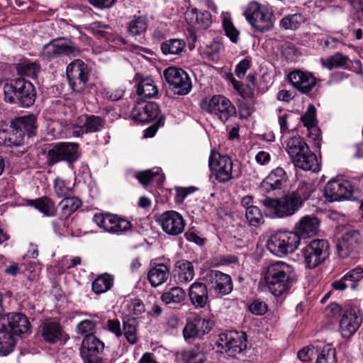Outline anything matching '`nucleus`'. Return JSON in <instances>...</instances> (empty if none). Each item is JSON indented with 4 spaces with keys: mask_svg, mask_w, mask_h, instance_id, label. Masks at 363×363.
Instances as JSON below:
<instances>
[{
    "mask_svg": "<svg viewBox=\"0 0 363 363\" xmlns=\"http://www.w3.org/2000/svg\"><path fill=\"white\" fill-rule=\"evenodd\" d=\"M360 245V234L352 230L345 232L337 244V252L340 258L345 259L355 255Z\"/></svg>",
    "mask_w": 363,
    "mask_h": 363,
    "instance_id": "20",
    "label": "nucleus"
},
{
    "mask_svg": "<svg viewBox=\"0 0 363 363\" xmlns=\"http://www.w3.org/2000/svg\"><path fill=\"white\" fill-rule=\"evenodd\" d=\"M330 245L325 239H315L301 250L306 268L312 269L323 263L330 256Z\"/></svg>",
    "mask_w": 363,
    "mask_h": 363,
    "instance_id": "8",
    "label": "nucleus"
},
{
    "mask_svg": "<svg viewBox=\"0 0 363 363\" xmlns=\"http://www.w3.org/2000/svg\"><path fill=\"white\" fill-rule=\"evenodd\" d=\"M61 211L60 213V219L67 220L82 206V201L76 196H68L64 198L60 202Z\"/></svg>",
    "mask_w": 363,
    "mask_h": 363,
    "instance_id": "38",
    "label": "nucleus"
},
{
    "mask_svg": "<svg viewBox=\"0 0 363 363\" xmlns=\"http://www.w3.org/2000/svg\"><path fill=\"white\" fill-rule=\"evenodd\" d=\"M9 330L14 335H19L27 333L30 330V324L28 318L21 313H11L7 315Z\"/></svg>",
    "mask_w": 363,
    "mask_h": 363,
    "instance_id": "28",
    "label": "nucleus"
},
{
    "mask_svg": "<svg viewBox=\"0 0 363 363\" xmlns=\"http://www.w3.org/2000/svg\"><path fill=\"white\" fill-rule=\"evenodd\" d=\"M63 161L72 164L80 157L79 146L77 143H60Z\"/></svg>",
    "mask_w": 363,
    "mask_h": 363,
    "instance_id": "42",
    "label": "nucleus"
},
{
    "mask_svg": "<svg viewBox=\"0 0 363 363\" xmlns=\"http://www.w3.org/2000/svg\"><path fill=\"white\" fill-rule=\"evenodd\" d=\"M362 315L354 308L347 310L340 320V333L345 338H350L359 328Z\"/></svg>",
    "mask_w": 363,
    "mask_h": 363,
    "instance_id": "22",
    "label": "nucleus"
},
{
    "mask_svg": "<svg viewBox=\"0 0 363 363\" xmlns=\"http://www.w3.org/2000/svg\"><path fill=\"white\" fill-rule=\"evenodd\" d=\"M113 284V279L107 274H104L99 276L91 284L92 291L96 294H100L106 292L109 290Z\"/></svg>",
    "mask_w": 363,
    "mask_h": 363,
    "instance_id": "45",
    "label": "nucleus"
},
{
    "mask_svg": "<svg viewBox=\"0 0 363 363\" xmlns=\"http://www.w3.org/2000/svg\"><path fill=\"white\" fill-rule=\"evenodd\" d=\"M38 332L43 340L50 344L65 342L69 337L65 333L59 321L47 318L41 321Z\"/></svg>",
    "mask_w": 363,
    "mask_h": 363,
    "instance_id": "15",
    "label": "nucleus"
},
{
    "mask_svg": "<svg viewBox=\"0 0 363 363\" xmlns=\"http://www.w3.org/2000/svg\"><path fill=\"white\" fill-rule=\"evenodd\" d=\"M76 331L78 334L86 338L89 336H95L96 332V323L91 320H82L77 325Z\"/></svg>",
    "mask_w": 363,
    "mask_h": 363,
    "instance_id": "52",
    "label": "nucleus"
},
{
    "mask_svg": "<svg viewBox=\"0 0 363 363\" xmlns=\"http://www.w3.org/2000/svg\"><path fill=\"white\" fill-rule=\"evenodd\" d=\"M245 218L249 224L255 227L259 226L264 222L262 213L256 206L245 211Z\"/></svg>",
    "mask_w": 363,
    "mask_h": 363,
    "instance_id": "54",
    "label": "nucleus"
},
{
    "mask_svg": "<svg viewBox=\"0 0 363 363\" xmlns=\"http://www.w3.org/2000/svg\"><path fill=\"white\" fill-rule=\"evenodd\" d=\"M158 88L151 78L142 79L137 85V94L142 99L155 98L158 95Z\"/></svg>",
    "mask_w": 363,
    "mask_h": 363,
    "instance_id": "39",
    "label": "nucleus"
},
{
    "mask_svg": "<svg viewBox=\"0 0 363 363\" xmlns=\"http://www.w3.org/2000/svg\"><path fill=\"white\" fill-rule=\"evenodd\" d=\"M165 82L169 88L179 96L188 94L192 89V82L189 75L183 69L169 67L163 72Z\"/></svg>",
    "mask_w": 363,
    "mask_h": 363,
    "instance_id": "10",
    "label": "nucleus"
},
{
    "mask_svg": "<svg viewBox=\"0 0 363 363\" xmlns=\"http://www.w3.org/2000/svg\"><path fill=\"white\" fill-rule=\"evenodd\" d=\"M223 26L226 35L233 43H236L238 40L240 33L233 26L232 21L227 18H224L223 20Z\"/></svg>",
    "mask_w": 363,
    "mask_h": 363,
    "instance_id": "59",
    "label": "nucleus"
},
{
    "mask_svg": "<svg viewBox=\"0 0 363 363\" xmlns=\"http://www.w3.org/2000/svg\"><path fill=\"white\" fill-rule=\"evenodd\" d=\"M217 346L232 357L240 354L247 348V336L243 332L229 331L219 335Z\"/></svg>",
    "mask_w": 363,
    "mask_h": 363,
    "instance_id": "13",
    "label": "nucleus"
},
{
    "mask_svg": "<svg viewBox=\"0 0 363 363\" xmlns=\"http://www.w3.org/2000/svg\"><path fill=\"white\" fill-rule=\"evenodd\" d=\"M301 239L294 232L279 231L272 235L267 242V248L273 255L281 257L291 254L300 245Z\"/></svg>",
    "mask_w": 363,
    "mask_h": 363,
    "instance_id": "9",
    "label": "nucleus"
},
{
    "mask_svg": "<svg viewBox=\"0 0 363 363\" xmlns=\"http://www.w3.org/2000/svg\"><path fill=\"white\" fill-rule=\"evenodd\" d=\"M62 157V151L61 150L60 143H56L48 150L46 163L48 167H52L57 162L63 161Z\"/></svg>",
    "mask_w": 363,
    "mask_h": 363,
    "instance_id": "55",
    "label": "nucleus"
},
{
    "mask_svg": "<svg viewBox=\"0 0 363 363\" xmlns=\"http://www.w3.org/2000/svg\"><path fill=\"white\" fill-rule=\"evenodd\" d=\"M84 118L82 128L85 134L99 132L104 128V120L101 116L86 114Z\"/></svg>",
    "mask_w": 363,
    "mask_h": 363,
    "instance_id": "43",
    "label": "nucleus"
},
{
    "mask_svg": "<svg viewBox=\"0 0 363 363\" xmlns=\"http://www.w3.org/2000/svg\"><path fill=\"white\" fill-rule=\"evenodd\" d=\"M250 67V61L247 59H243L236 66L235 73L236 76L242 79L245 77L247 69Z\"/></svg>",
    "mask_w": 363,
    "mask_h": 363,
    "instance_id": "63",
    "label": "nucleus"
},
{
    "mask_svg": "<svg viewBox=\"0 0 363 363\" xmlns=\"http://www.w3.org/2000/svg\"><path fill=\"white\" fill-rule=\"evenodd\" d=\"M335 355V348L330 344L325 345L317 356L315 363H333Z\"/></svg>",
    "mask_w": 363,
    "mask_h": 363,
    "instance_id": "53",
    "label": "nucleus"
},
{
    "mask_svg": "<svg viewBox=\"0 0 363 363\" xmlns=\"http://www.w3.org/2000/svg\"><path fill=\"white\" fill-rule=\"evenodd\" d=\"M104 349V344L96 336L84 338L80 350L81 357L84 363H99L100 354Z\"/></svg>",
    "mask_w": 363,
    "mask_h": 363,
    "instance_id": "19",
    "label": "nucleus"
},
{
    "mask_svg": "<svg viewBox=\"0 0 363 363\" xmlns=\"http://www.w3.org/2000/svg\"><path fill=\"white\" fill-rule=\"evenodd\" d=\"M348 57L343 55L340 52H336L332 56L325 59H321V64L323 67L328 69L337 67H345L348 62Z\"/></svg>",
    "mask_w": 363,
    "mask_h": 363,
    "instance_id": "47",
    "label": "nucleus"
},
{
    "mask_svg": "<svg viewBox=\"0 0 363 363\" xmlns=\"http://www.w3.org/2000/svg\"><path fill=\"white\" fill-rule=\"evenodd\" d=\"M189 296L195 307L203 308L208 299L206 286L201 282L193 283L189 289Z\"/></svg>",
    "mask_w": 363,
    "mask_h": 363,
    "instance_id": "29",
    "label": "nucleus"
},
{
    "mask_svg": "<svg viewBox=\"0 0 363 363\" xmlns=\"http://www.w3.org/2000/svg\"><path fill=\"white\" fill-rule=\"evenodd\" d=\"M160 108L154 102H138L131 111L133 118L142 123H149L159 116Z\"/></svg>",
    "mask_w": 363,
    "mask_h": 363,
    "instance_id": "23",
    "label": "nucleus"
},
{
    "mask_svg": "<svg viewBox=\"0 0 363 363\" xmlns=\"http://www.w3.org/2000/svg\"><path fill=\"white\" fill-rule=\"evenodd\" d=\"M186 42L180 38H172L162 43L160 48L165 55L180 56L186 50Z\"/></svg>",
    "mask_w": 363,
    "mask_h": 363,
    "instance_id": "36",
    "label": "nucleus"
},
{
    "mask_svg": "<svg viewBox=\"0 0 363 363\" xmlns=\"http://www.w3.org/2000/svg\"><path fill=\"white\" fill-rule=\"evenodd\" d=\"M262 203L274 218L292 216L302 206L301 201L291 192L279 199L265 198L262 200Z\"/></svg>",
    "mask_w": 363,
    "mask_h": 363,
    "instance_id": "7",
    "label": "nucleus"
},
{
    "mask_svg": "<svg viewBox=\"0 0 363 363\" xmlns=\"http://www.w3.org/2000/svg\"><path fill=\"white\" fill-rule=\"evenodd\" d=\"M292 162L295 167L305 171L318 172L320 169L316 155L311 151L310 148L307 152L306 151V153H302L298 157L294 159Z\"/></svg>",
    "mask_w": 363,
    "mask_h": 363,
    "instance_id": "30",
    "label": "nucleus"
},
{
    "mask_svg": "<svg viewBox=\"0 0 363 363\" xmlns=\"http://www.w3.org/2000/svg\"><path fill=\"white\" fill-rule=\"evenodd\" d=\"M27 203L43 213L44 216L52 217L56 214L55 203L48 196H43L35 200H28Z\"/></svg>",
    "mask_w": 363,
    "mask_h": 363,
    "instance_id": "34",
    "label": "nucleus"
},
{
    "mask_svg": "<svg viewBox=\"0 0 363 363\" xmlns=\"http://www.w3.org/2000/svg\"><path fill=\"white\" fill-rule=\"evenodd\" d=\"M319 220L317 217L313 216H306L303 217L298 223L296 224L295 230L296 235L301 239V237L305 238L314 235L318 230Z\"/></svg>",
    "mask_w": 363,
    "mask_h": 363,
    "instance_id": "27",
    "label": "nucleus"
},
{
    "mask_svg": "<svg viewBox=\"0 0 363 363\" xmlns=\"http://www.w3.org/2000/svg\"><path fill=\"white\" fill-rule=\"evenodd\" d=\"M54 190L58 198H65L70 196L72 192V188L68 186L66 181L57 178L54 182Z\"/></svg>",
    "mask_w": 363,
    "mask_h": 363,
    "instance_id": "56",
    "label": "nucleus"
},
{
    "mask_svg": "<svg viewBox=\"0 0 363 363\" xmlns=\"http://www.w3.org/2000/svg\"><path fill=\"white\" fill-rule=\"evenodd\" d=\"M80 48L70 39L56 38L45 44L41 50V56L52 61L63 56L76 57L81 55Z\"/></svg>",
    "mask_w": 363,
    "mask_h": 363,
    "instance_id": "5",
    "label": "nucleus"
},
{
    "mask_svg": "<svg viewBox=\"0 0 363 363\" xmlns=\"http://www.w3.org/2000/svg\"><path fill=\"white\" fill-rule=\"evenodd\" d=\"M135 177L145 187L155 183L158 186L161 185L164 180V175L158 167L139 172Z\"/></svg>",
    "mask_w": 363,
    "mask_h": 363,
    "instance_id": "31",
    "label": "nucleus"
},
{
    "mask_svg": "<svg viewBox=\"0 0 363 363\" xmlns=\"http://www.w3.org/2000/svg\"><path fill=\"white\" fill-rule=\"evenodd\" d=\"M185 18L189 24L196 28L206 29L212 23V16L209 11H199L196 8L186 11Z\"/></svg>",
    "mask_w": 363,
    "mask_h": 363,
    "instance_id": "25",
    "label": "nucleus"
},
{
    "mask_svg": "<svg viewBox=\"0 0 363 363\" xmlns=\"http://www.w3.org/2000/svg\"><path fill=\"white\" fill-rule=\"evenodd\" d=\"M147 28V21L144 16L134 17L128 24V32L133 36L144 33Z\"/></svg>",
    "mask_w": 363,
    "mask_h": 363,
    "instance_id": "50",
    "label": "nucleus"
},
{
    "mask_svg": "<svg viewBox=\"0 0 363 363\" xmlns=\"http://www.w3.org/2000/svg\"><path fill=\"white\" fill-rule=\"evenodd\" d=\"M287 181L286 173L281 167L273 169L261 183V189L265 192H270L282 189Z\"/></svg>",
    "mask_w": 363,
    "mask_h": 363,
    "instance_id": "24",
    "label": "nucleus"
},
{
    "mask_svg": "<svg viewBox=\"0 0 363 363\" xmlns=\"http://www.w3.org/2000/svg\"><path fill=\"white\" fill-rule=\"evenodd\" d=\"M308 148V145L303 138L300 136H294L288 140L286 150L293 162L294 159L298 157L301 154L306 153Z\"/></svg>",
    "mask_w": 363,
    "mask_h": 363,
    "instance_id": "37",
    "label": "nucleus"
},
{
    "mask_svg": "<svg viewBox=\"0 0 363 363\" xmlns=\"http://www.w3.org/2000/svg\"><path fill=\"white\" fill-rule=\"evenodd\" d=\"M82 260L80 257H69L64 256L59 262L58 265L61 269V272H65L66 270L74 268L77 265L81 264Z\"/></svg>",
    "mask_w": 363,
    "mask_h": 363,
    "instance_id": "60",
    "label": "nucleus"
},
{
    "mask_svg": "<svg viewBox=\"0 0 363 363\" xmlns=\"http://www.w3.org/2000/svg\"><path fill=\"white\" fill-rule=\"evenodd\" d=\"M16 69L21 77L35 78L40 70V67L36 62L23 60L17 65Z\"/></svg>",
    "mask_w": 363,
    "mask_h": 363,
    "instance_id": "46",
    "label": "nucleus"
},
{
    "mask_svg": "<svg viewBox=\"0 0 363 363\" xmlns=\"http://www.w3.org/2000/svg\"><path fill=\"white\" fill-rule=\"evenodd\" d=\"M169 277V268L164 264H154L147 273V279L154 287L164 283Z\"/></svg>",
    "mask_w": 363,
    "mask_h": 363,
    "instance_id": "32",
    "label": "nucleus"
},
{
    "mask_svg": "<svg viewBox=\"0 0 363 363\" xmlns=\"http://www.w3.org/2000/svg\"><path fill=\"white\" fill-rule=\"evenodd\" d=\"M89 72L88 65L79 59L74 60L67 65V78L73 91L81 93L86 89Z\"/></svg>",
    "mask_w": 363,
    "mask_h": 363,
    "instance_id": "11",
    "label": "nucleus"
},
{
    "mask_svg": "<svg viewBox=\"0 0 363 363\" xmlns=\"http://www.w3.org/2000/svg\"><path fill=\"white\" fill-rule=\"evenodd\" d=\"M313 191L314 188L311 183L301 182L298 184L297 189L291 193L303 204V201L311 196Z\"/></svg>",
    "mask_w": 363,
    "mask_h": 363,
    "instance_id": "51",
    "label": "nucleus"
},
{
    "mask_svg": "<svg viewBox=\"0 0 363 363\" xmlns=\"http://www.w3.org/2000/svg\"><path fill=\"white\" fill-rule=\"evenodd\" d=\"M244 15L256 31L264 33L273 28V11L268 6L252 2L248 4Z\"/></svg>",
    "mask_w": 363,
    "mask_h": 363,
    "instance_id": "6",
    "label": "nucleus"
},
{
    "mask_svg": "<svg viewBox=\"0 0 363 363\" xmlns=\"http://www.w3.org/2000/svg\"><path fill=\"white\" fill-rule=\"evenodd\" d=\"M208 167L215 180L220 184L237 179L242 175L239 165L235 164L227 155L212 150L208 159Z\"/></svg>",
    "mask_w": 363,
    "mask_h": 363,
    "instance_id": "3",
    "label": "nucleus"
},
{
    "mask_svg": "<svg viewBox=\"0 0 363 363\" xmlns=\"http://www.w3.org/2000/svg\"><path fill=\"white\" fill-rule=\"evenodd\" d=\"M206 280L210 285V289L218 295H226L233 291L231 277L218 270L208 271L206 275Z\"/></svg>",
    "mask_w": 363,
    "mask_h": 363,
    "instance_id": "17",
    "label": "nucleus"
},
{
    "mask_svg": "<svg viewBox=\"0 0 363 363\" xmlns=\"http://www.w3.org/2000/svg\"><path fill=\"white\" fill-rule=\"evenodd\" d=\"M344 279H346L347 281H351V288L355 289L357 286V282L363 279V268L361 267H357L351 270H350L347 273H346L344 276Z\"/></svg>",
    "mask_w": 363,
    "mask_h": 363,
    "instance_id": "58",
    "label": "nucleus"
},
{
    "mask_svg": "<svg viewBox=\"0 0 363 363\" xmlns=\"http://www.w3.org/2000/svg\"><path fill=\"white\" fill-rule=\"evenodd\" d=\"M267 305L259 299L254 300L249 306V311L256 315H262L267 311Z\"/></svg>",
    "mask_w": 363,
    "mask_h": 363,
    "instance_id": "62",
    "label": "nucleus"
},
{
    "mask_svg": "<svg viewBox=\"0 0 363 363\" xmlns=\"http://www.w3.org/2000/svg\"><path fill=\"white\" fill-rule=\"evenodd\" d=\"M223 49V45L218 41H213L206 48L205 52L213 61H216L219 57L220 51Z\"/></svg>",
    "mask_w": 363,
    "mask_h": 363,
    "instance_id": "61",
    "label": "nucleus"
},
{
    "mask_svg": "<svg viewBox=\"0 0 363 363\" xmlns=\"http://www.w3.org/2000/svg\"><path fill=\"white\" fill-rule=\"evenodd\" d=\"M164 121H165L164 116H160L154 125L150 126L148 128H147L145 130V136L146 138L153 137L155 135L158 128L160 126L164 125Z\"/></svg>",
    "mask_w": 363,
    "mask_h": 363,
    "instance_id": "64",
    "label": "nucleus"
},
{
    "mask_svg": "<svg viewBox=\"0 0 363 363\" xmlns=\"http://www.w3.org/2000/svg\"><path fill=\"white\" fill-rule=\"evenodd\" d=\"M182 357L185 363H203L206 359L204 352L198 347L184 351Z\"/></svg>",
    "mask_w": 363,
    "mask_h": 363,
    "instance_id": "49",
    "label": "nucleus"
},
{
    "mask_svg": "<svg viewBox=\"0 0 363 363\" xmlns=\"http://www.w3.org/2000/svg\"><path fill=\"white\" fill-rule=\"evenodd\" d=\"M106 326L108 330L114 334L116 337L120 338L124 335L130 345H134L138 341V324L135 318L124 319L122 326L118 319H109Z\"/></svg>",
    "mask_w": 363,
    "mask_h": 363,
    "instance_id": "14",
    "label": "nucleus"
},
{
    "mask_svg": "<svg viewBox=\"0 0 363 363\" xmlns=\"http://www.w3.org/2000/svg\"><path fill=\"white\" fill-rule=\"evenodd\" d=\"M24 138L23 133L16 128H11V132L9 134L5 130H1L0 138L4 140V145L11 148L22 146Z\"/></svg>",
    "mask_w": 363,
    "mask_h": 363,
    "instance_id": "41",
    "label": "nucleus"
},
{
    "mask_svg": "<svg viewBox=\"0 0 363 363\" xmlns=\"http://www.w3.org/2000/svg\"><path fill=\"white\" fill-rule=\"evenodd\" d=\"M262 275L269 291L275 296L288 292L297 281L294 267L282 261H274L264 265Z\"/></svg>",
    "mask_w": 363,
    "mask_h": 363,
    "instance_id": "1",
    "label": "nucleus"
},
{
    "mask_svg": "<svg viewBox=\"0 0 363 363\" xmlns=\"http://www.w3.org/2000/svg\"><path fill=\"white\" fill-rule=\"evenodd\" d=\"M5 101L16 104L24 108L31 106L35 101L36 91L33 84L23 78L6 82L4 85Z\"/></svg>",
    "mask_w": 363,
    "mask_h": 363,
    "instance_id": "2",
    "label": "nucleus"
},
{
    "mask_svg": "<svg viewBox=\"0 0 363 363\" xmlns=\"http://www.w3.org/2000/svg\"><path fill=\"white\" fill-rule=\"evenodd\" d=\"M93 221L104 231L111 234L123 235L133 228L128 220L109 213H96L93 217Z\"/></svg>",
    "mask_w": 363,
    "mask_h": 363,
    "instance_id": "12",
    "label": "nucleus"
},
{
    "mask_svg": "<svg viewBox=\"0 0 363 363\" xmlns=\"http://www.w3.org/2000/svg\"><path fill=\"white\" fill-rule=\"evenodd\" d=\"M185 291L181 287L176 286L170 289L162 295V300L166 304L179 303L185 298Z\"/></svg>",
    "mask_w": 363,
    "mask_h": 363,
    "instance_id": "48",
    "label": "nucleus"
},
{
    "mask_svg": "<svg viewBox=\"0 0 363 363\" xmlns=\"http://www.w3.org/2000/svg\"><path fill=\"white\" fill-rule=\"evenodd\" d=\"M353 188L348 181L332 179L324 189L325 199L330 202L347 199L352 195Z\"/></svg>",
    "mask_w": 363,
    "mask_h": 363,
    "instance_id": "16",
    "label": "nucleus"
},
{
    "mask_svg": "<svg viewBox=\"0 0 363 363\" xmlns=\"http://www.w3.org/2000/svg\"><path fill=\"white\" fill-rule=\"evenodd\" d=\"M158 221L162 230L172 235L181 234L186 225L183 216L175 211L164 212L160 216Z\"/></svg>",
    "mask_w": 363,
    "mask_h": 363,
    "instance_id": "18",
    "label": "nucleus"
},
{
    "mask_svg": "<svg viewBox=\"0 0 363 363\" xmlns=\"http://www.w3.org/2000/svg\"><path fill=\"white\" fill-rule=\"evenodd\" d=\"M199 106L202 111L225 123L237 114V109L231 101L221 94L203 99Z\"/></svg>",
    "mask_w": 363,
    "mask_h": 363,
    "instance_id": "4",
    "label": "nucleus"
},
{
    "mask_svg": "<svg viewBox=\"0 0 363 363\" xmlns=\"http://www.w3.org/2000/svg\"><path fill=\"white\" fill-rule=\"evenodd\" d=\"M16 345L15 337L3 326L0 329V355L6 356L10 354Z\"/></svg>",
    "mask_w": 363,
    "mask_h": 363,
    "instance_id": "40",
    "label": "nucleus"
},
{
    "mask_svg": "<svg viewBox=\"0 0 363 363\" xmlns=\"http://www.w3.org/2000/svg\"><path fill=\"white\" fill-rule=\"evenodd\" d=\"M292 86L302 94L309 93L316 85L317 79L311 72L296 69L288 75Z\"/></svg>",
    "mask_w": 363,
    "mask_h": 363,
    "instance_id": "21",
    "label": "nucleus"
},
{
    "mask_svg": "<svg viewBox=\"0 0 363 363\" xmlns=\"http://www.w3.org/2000/svg\"><path fill=\"white\" fill-rule=\"evenodd\" d=\"M175 272L179 284H186L191 281L194 277L193 264L186 259H179L174 264Z\"/></svg>",
    "mask_w": 363,
    "mask_h": 363,
    "instance_id": "33",
    "label": "nucleus"
},
{
    "mask_svg": "<svg viewBox=\"0 0 363 363\" xmlns=\"http://www.w3.org/2000/svg\"><path fill=\"white\" fill-rule=\"evenodd\" d=\"M306 21L301 13H296L285 16L279 22V26L284 30H296Z\"/></svg>",
    "mask_w": 363,
    "mask_h": 363,
    "instance_id": "44",
    "label": "nucleus"
},
{
    "mask_svg": "<svg viewBox=\"0 0 363 363\" xmlns=\"http://www.w3.org/2000/svg\"><path fill=\"white\" fill-rule=\"evenodd\" d=\"M11 128L21 130L28 137L35 134L37 130V116L35 114L16 117L11 122Z\"/></svg>",
    "mask_w": 363,
    "mask_h": 363,
    "instance_id": "26",
    "label": "nucleus"
},
{
    "mask_svg": "<svg viewBox=\"0 0 363 363\" xmlns=\"http://www.w3.org/2000/svg\"><path fill=\"white\" fill-rule=\"evenodd\" d=\"M208 322L204 319H194V321L188 322L183 330V335L185 340L191 339L199 335L201 330L202 333H208L210 329L207 328Z\"/></svg>",
    "mask_w": 363,
    "mask_h": 363,
    "instance_id": "35",
    "label": "nucleus"
},
{
    "mask_svg": "<svg viewBox=\"0 0 363 363\" xmlns=\"http://www.w3.org/2000/svg\"><path fill=\"white\" fill-rule=\"evenodd\" d=\"M315 111V106L310 104L306 113L301 116V121L308 129L313 128L316 125Z\"/></svg>",
    "mask_w": 363,
    "mask_h": 363,
    "instance_id": "57",
    "label": "nucleus"
}]
</instances>
